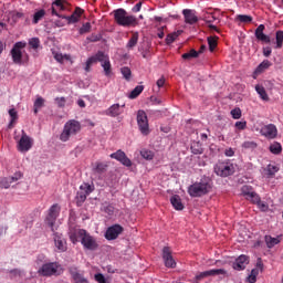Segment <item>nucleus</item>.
I'll use <instances>...</instances> for the list:
<instances>
[{"label": "nucleus", "instance_id": "obj_1", "mask_svg": "<svg viewBox=\"0 0 283 283\" xmlns=\"http://www.w3.org/2000/svg\"><path fill=\"white\" fill-rule=\"evenodd\" d=\"M70 240L73 244L81 242L82 247L87 251H96L98 249V242H96V239L83 229H77L71 232Z\"/></svg>", "mask_w": 283, "mask_h": 283}, {"label": "nucleus", "instance_id": "obj_2", "mask_svg": "<svg viewBox=\"0 0 283 283\" xmlns=\"http://www.w3.org/2000/svg\"><path fill=\"white\" fill-rule=\"evenodd\" d=\"M213 189V184L209 177H203L200 181H196L190 187H188V193L191 198H202V196H207V193H211Z\"/></svg>", "mask_w": 283, "mask_h": 283}, {"label": "nucleus", "instance_id": "obj_3", "mask_svg": "<svg viewBox=\"0 0 283 283\" xmlns=\"http://www.w3.org/2000/svg\"><path fill=\"white\" fill-rule=\"evenodd\" d=\"M78 132H81V123H78L76 119H70L63 127L60 135V140H62V143H67V140H70V138L73 136H76Z\"/></svg>", "mask_w": 283, "mask_h": 283}, {"label": "nucleus", "instance_id": "obj_4", "mask_svg": "<svg viewBox=\"0 0 283 283\" xmlns=\"http://www.w3.org/2000/svg\"><path fill=\"white\" fill-rule=\"evenodd\" d=\"M61 273H63V266L59 262L44 263L38 270V274L42 277H52V275H61Z\"/></svg>", "mask_w": 283, "mask_h": 283}, {"label": "nucleus", "instance_id": "obj_5", "mask_svg": "<svg viewBox=\"0 0 283 283\" xmlns=\"http://www.w3.org/2000/svg\"><path fill=\"white\" fill-rule=\"evenodd\" d=\"M25 42H17L11 50L12 61L17 65H23V63L28 61V55H25Z\"/></svg>", "mask_w": 283, "mask_h": 283}, {"label": "nucleus", "instance_id": "obj_6", "mask_svg": "<svg viewBox=\"0 0 283 283\" xmlns=\"http://www.w3.org/2000/svg\"><path fill=\"white\" fill-rule=\"evenodd\" d=\"M14 140H17V149L20 151V154H28V151L34 147V139L28 136L25 130H22L20 139L15 136Z\"/></svg>", "mask_w": 283, "mask_h": 283}, {"label": "nucleus", "instance_id": "obj_7", "mask_svg": "<svg viewBox=\"0 0 283 283\" xmlns=\"http://www.w3.org/2000/svg\"><path fill=\"white\" fill-rule=\"evenodd\" d=\"M115 21L118 25H123L124 28H129V25H135L136 17L128 15L127 11L124 9H117L114 11Z\"/></svg>", "mask_w": 283, "mask_h": 283}, {"label": "nucleus", "instance_id": "obj_8", "mask_svg": "<svg viewBox=\"0 0 283 283\" xmlns=\"http://www.w3.org/2000/svg\"><path fill=\"white\" fill-rule=\"evenodd\" d=\"M233 171H235V168L231 161H219L214 166V174H217V176H221V178L231 176Z\"/></svg>", "mask_w": 283, "mask_h": 283}, {"label": "nucleus", "instance_id": "obj_9", "mask_svg": "<svg viewBox=\"0 0 283 283\" xmlns=\"http://www.w3.org/2000/svg\"><path fill=\"white\" fill-rule=\"evenodd\" d=\"M137 125L143 136H149L151 130L149 129V119L147 118V113H145V111L137 112Z\"/></svg>", "mask_w": 283, "mask_h": 283}, {"label": "nucleus", "instance_id": "obj_10", "mask_svg": "<svg viewBox=\"0 0 283 283\" xmlns=\"http://www.w3.org/2000/svg\"><path fill=\"white\" fill-rule=\"evenodd\" d=\"M59 213H61V206H59L57 203L51 206L45 218V223L52 229V231H54V222H56Z\"/></svg>", "mask_w": 283, "mask_h": 283}, {"label": "nucleus", "instance_id": "obj_11", "mask_svg": "<svg viewBox=\"0 0 283 283\" xmlns=\"http://www.w3.org/2000/svg\"><path fill=\"white\" fill-rule=\"evenodd\" d=\"M261 136H264V138H269L270 140H273L277 138V126L275 124H268L264 125L260 130Z\"/></svg>", "mask_w": 283, "mask_h": 283}, {"label": "nucleus", "instance_id": "obj_12", "mask_svg": "<svg viewBox=\"0 0 283 283\" xmlns=\"http://www.w3.org/2000/svg\"><path fill=\"white\" fill-rule=\"evenodd\" d=\"M98 62L104 70L105 76H112V62H109V55L98 52Z\"/></svg>", "mask_w": 283, "mask_h": 283}, {"label": "nucleus", "instance_id": "obj_13", "mask_svg": "<svg viewBox=\"0 0 283 283\" xmlns=\"http://www.w3.org/2000/svg\"><path fill=\"white\" fill-rule=\"evenodd\" d=\"M22 177L23 175L20 171H18L11 177H4L0 179V189H10L12 182L21 180Z\"/></svg>", "mask_w": 283, "mask_h": 283}, {"label": "nucleus", "instance_id": "obj_14", "mask_svg": "<svg viewBox=\"0 0 283 283\" xmlns=\"http://www.w3.org/2000/svg\"><path fill=\"white\" fill-rule=\"evenodd\" d=\"M111 158L117 160L120 165H124V167H132V159L120 149L111 154Z\"/></svg>", "mask_w": 283, "mask_h": 283}, {"label": "nucleus", "instance_id": "obj_15", "mask_svg": "<svg viewBox=\"0 0 283 283\" xmlns=\"http://www.w3.org/2000/svg\"><path fill=\"white\" fill-rule=\"evenodd\" d=\"M163 260L167 269H176V260H174V256L171 255V249H169V247H165L163 249Z\"/></svg>", "mask_w": 283, "mask_h": 283}, {"label": "nucleus", "instance_id": "obj_16", "mask_svg": "<svg viewBox=\"0 0 283 283\" xmlns=\"http://www.w3.org/2000/svg\"><path fill=\"white\" fill-rule=\"evenodd\" d=\"M279 171L280 166H277L275 163H271L261 169L263 178H273V176H275Z\"/></svg>", "mask_w": 283, "mask_h": 283}, {"label": "nucleus", "instance_id": "obj_17", "mask_svg": "<svg viewBox=\"0 0 283 283\" xmlns=\"http://www.w3.org/2000/svg\"><path fill=\"white\" fill-rule=\"evenodd\" d=\"M123 233V227L119 224H115L113 227H109L105 232L106 240H116L118 235Z\"/></svg>", "mask_w": 283, "mask_h": 283}, {"label": "nucleus", "instance_id": "obj_18", "mask_svg": "<svg viewBox=\"0 0 283 283\" xmlns=\"http://www.w3.org/2000/svg\"><path fill=\"white\" fill-rule=\"evenodd\" d=\"M53 240L57 251H60L61 253L67 251V241H65V238H63V234L54 233Z\"/></svg>", "mask_w": 283, "mask_h": 283}, {"label": "nucleus", "instance_id": "obj_19", "mask_svg": "<svg viewBox=\"0 0 283 283\" xmlns=\"http://www.w3.org/2000/svg\"><path fill=\"white\" fill-rule=\"evenodd\" d=\"M67 6V2L64 0H55L52 2L51 10L52 14L55 17H59L60 19L63 18V15L59 14V12H63Z\"/></svg>", "mask_w": 283, "mask_h": 283}, {"label": "nucleus", "instance_id": "obj_20", "mask_svg": "<svg viewBox=\"0 0 283 283\" xmlns=\"http://www.w3.org/2000/svg\"><path fill=\"white\" fill-rule=\"evenodd\" d=\"M203 21H206L208 28H210V30H214V32H218V23H220V20L218 19V17H216V14L213 13H206L203 15Z\"/></svg>", "mask_w": 283, "mask_h": 283}, {"label": "nucleus", "instance_id": "obj_21", "mask_svg": "<svg viewBox=\"0 0 283 283\" xmlns=\"http://www.w3.org/2000/svg\"><path fill=\"white\" fill-rule=\"evenodd\" d=\"M214 275H227V270L224 269L208 270L197 275V280H202V277H211Z\"/></svg>", "mask_w": 283, "mask_h": 283}, {"label": "nucleus", "instance_id": "obj_22", "mask_svg": "<svg viewBox=\"0 0 283 283\" xmlns=\"http://www.w3.org/2000/svg\"><path fill=\"white\" fill-rule=\"evenodd\" d=\"M125 109V104L120 106V104H113L107 111V116H112L113 118H116V116H120Z\"/></svg>", "mask_w": 283, "mask_h": 283}, {"label": "nucleus", "instance_id": "obj_23", "mask_svg": "<svg viewBox=\"0 0 283 283\" xmlns=\"http://www.w3.org/2000/svg\"><path fill=\"white\" fill-rule=\"evenodd\" d=\"M247 264H249V256L242 254L233 263V269L234 271H243L247 269Z\"/></svg>", "mask_w": 283, "mask_h": 283}, {"label": "nucleus", "instance_id": "obj_24", "mask_svg": "<svg viewBox=\"0 0 283 283\" xmlns=\"http://www.w3.org/2000/svg\"><path fill=\"white\" fill-rule=\"evenodd\" d=\"M241 192L247 200H250V202H253V200H258V193L253 191V188H251L250 186H243L241 188Z\"/></svg>", "mask_w": 283, "mask_h": 283}, {"label": "nucleus", "instance_id": "obj_25", "mask_svg": "<svg viewBox=\"0 0 283 283\" xmlns=\"http://www.w3.org/2000/svg\"><path fill=\"white\" fill-rule=\"evenodd\" d=\"M255 36L258 41H262V43H271V38L264 34V24H260L255 30Z\"/></svg>", "mask_w": 283, "mask_h": 283}, {"label": "nucleus", "instance_id": "obj_26", "mask_svg": "<svg viewBox=\"0 0 283 283\" xmlns=\"http://www.w3.org/2000/svg\"><path fill=\"white\" fill-rule=\"evenodd\" d=\"M54 103L57 107H72V105L74 104V101L72 99V97H55L54 98Z\"/></svg>", "mask_w": 283, "mask_h": 283}, {"label": "nucleus", "instance_id": "obj_27", "mask_svg": "<svg viewBox=\"0 0 283 283\" xmlns=\"http://www.w3.org/2000/svg\"><path fill=\"white\" fill-rule=\"evenodd\" d=\"M182 14L185 17L186 23H190V25H192V23L198 22V17L196 15V12L193 10L185 9L182 11Z\"/></svg>", "mask_w": 283, "mask_h": 283}, {"label": "nucleus", "instance_id": "obj_28", "mask_svg": "<svg viewBox=\"0 0 283 283\" xmlns=\"http://www.w3.org/2000/svg\"><path fill=\"white\" fill-rule=\"evenodd\" d=\"M53 56L55 59V61H57V63H74V60H72V55L70 54H63L60 52H54L53 51Z\"/></svg>", "mask_w": 283, "mask_h": 283}, {"label": "nucleus", "instance_id": "obj_29", "mask_svg": "<svg viewBox=\"0 0 283 283\" xmlns=\"http://www.w3.org/2000/svg\"><path fill=\"white\" fill-rule=\"evenodd\" d=\"M260 271H262V263L258 262L256 268H254L250 275L248 276V282L249 283H255L258 282V275H260Z\"/></svg>", "mask_w": 283, "mask_h": 283}, {"label": "nucleus", "instance_id": "obj_30", "mask_svg": "<svg viewBox=\"0 0 283 283\" xmlns=\"http://www.w3.org/2000/svg\"><path fill=\"white\" fill-rule=\"evenodd\" d=\"M170 202L176 211H182V209H185V205H182V199H180V196L178 195L172 196L170 198Z\"/></svg>", "mask_w": 283, "mask_h": 283}, {"label": "nucleus", "instance_id": "obj_31", "mask_svg": "<svg viewBox=\"0 0 283 283\" xmlns=\"http://www.w3.org/2000/svg\"><path fill=\"white\" fill-rule=\"evenodd\" d=\"M81 14H83V10L81 8L75 9L74 13L70 17H62V19H66L69 23H76L81 19Z\"/></svg>", "mask_w": 283, "mask_h": 283}, {"label": "nucleus", "instance_id": "obj_32", "mask_svg": "<svg viewBox=\"0 0 283 283\" xmlns=\"http://www.w3.org/2000/svg\"><path fill=\"white\" fill-rule=\"evenodd\" d=\"M269 149L274 156H280L282 154V144L280 142H273L270 144Z\"/></svg>", "mask_w": 283, "mask_h": 283}, {"label": "nucleus", "instance_id": "obj_33", "mask_svg": "<svg viewBox=\"0 0 283 283\" xmlns=\"http://www.w3.org/2000/svg\"><path fill=\"white\" fill-rule=\"evenodd\" d=\"M9 116L11 118L9 122V129H12V127H14V124L19 119V113L17 112V109L11 108L9 109Z\"/></svg>", "mask_w": 283, "mask_h": 283}, {"label": "nucleus", "instance_id": "obj_34", "mask_svg": "<svg viewBox=\"0 0 283 283\" xmlns=\"http://www.w3.org/2000/svg\"><path fill=\"white\" fill-rule=\"evenodd\" d=\"M72 279L75 283H90L83 274L78 273L77 271H71Z\"/></svg>", "mask_w": 283, "mask_h": 283}, {"label": "nucleus", "instance_id": "obj_35", "mask_svg": "<svg viewBox=\"0 0 283 283\" xmlns=\"http://www.w3.org/2000/svg\"><path fill=\"white\" fill-rule=\"evenodd\" d=\"M43 17H45V10L44 9L35 10V12L33 13L32 23L34 25H36V23H39V21H42Z\"/></svg>", "mask_w": 283, "mask_h": 283}, {"label": "nucleus", "instance_id": "obj_36", "mask_svg": "<svg viewBox=\"0 0 283 283\" xmlns=\"http://www.w3.org/2000/svg\"><path fill=\"white\" fill-rule=\"evenodd\" d=\"M140 156L142 158H144V160H154V157L156 156V154L154 153V150L143 148L140 150Z\"/></svg>", "mask_w": 283, "mask_h": 283}, {"label": "nucleus", "instance_id": "obj_37", "mask_svg": "<svg viewBox=\"0 0 283 283\" xmlns=\"http://www.w3.org/2000/svg\"><path fill=\"white\" fill-rule=\"evenodd\" d=\"M255 92L256 94H259L262 101H269V94H266V90L264 88V86L258 84L255 86Z\"/></svg>", "mask_w": 283, "mask_h": 283}, {"label": "nucleus", "instance_id": "obj_38", "mask_svg": "<svg viewBox=\"0 0 283 283\" xmlns=\"http://www.w3.org/2000/svg\"><path fill=\"white\" fill-rule=\"evenodd\" d=\"M252 203L258 206L260 211H269V205L260 199V195H258V200H252Z\"/></svg>", "mask_w": 283, "mask_h": 283}, {"label": "nucleus", "instance_id": "obj_39", "mask_svg": "<svg viewBox=\"0 0 283 283\" xmlns=\"http://www.w3.org/2000/svg\"><path fill=\"white\" fill-rule=\"evenodd\" d=\"M94 63H98V52L96 53V55L91 56L87 59L86 61V65H85V72H90L91 67L94 65Z\"/></svg>", "mask_w": 283, "mask_h": 283}, {"label": "nucleus", "instance_id": "obj_40", "mask_svg": "<svg viewBox=\"0 0 283 283\" xmlns=\"http://www.w3.org/2000/svg\"><path fill=\"white\" fill-rule=\"evenodd\" d=\"M271 67V62L269 60L263 61L255 70V74H262L265 70Z\"/></svg>", "mask_w": 283, "mask_h": 283}, {"label": "nucleus", "instance_id": "obj_41", "mask_svg": "<svg viewBox=\"0 0 283 283\" xmlns=\"http://www.w3.org/2000/svg\"><path fill=\"white\" fill-rule=\"evenodd\" d=\"M234 21L237 23H251V21H253V18H251V15H247V14H239L235 17Z\"/></svg>", "mask_w": 283, "mask_h": 283}, {"label": "nucleus", "instance_id": "obj_42", "mask_svg": "<svg viewBox=\"0 0 283 283\" xmlns=\"http://www.w3.org/2000/svg\"><path fill=\"white\" fill-rule=\"evenodd\" d=\"M265 242L269 249H273L275 244H280V238H273L271 235L265 237Z\"/></svg>", "mask_w": 283, "mask_h": 283}, {"label": "nucleus", "instance_id": "obj_43", "mask_svg": "<svg viewBox=\"0 0 283 283\" xmlns=\"http://www.w3.org/2000/svg\"><path fill=\"white\" fill-rule=\"evenodd\" d=\"M80 191L90 196V193H92V191H94V185L84 182L80 186Z\"/></svg>", "mask_w": 283, "mask_h": 283}, {"label": "nucleus", "instance_id": "obj_44", "mask_svg": "<svg viewBox=\"0 0 283 283\" xmlns=\"http://www.w3.org/2000/svg\"><path fill=\"white\" fill-rule=\"evenodd\" d=\"M45 105V99L41 96L36 97L34 102V114H39V109Z\"/></svg>", "mask_w": 283, "mask_h": 283}, {"label": "nucleus", "instance_id": "obj_45", "mask_svg": "<svg viewBox=\"0 0 283 283\" xmlns=\"http://www.w3.org/2000/svg\"><path fill=\"white\" fill-rule=\"evenodd\" d=\"M143 90H145L143 86H136L128 95V98H138L143 94Z\"/></svg>", "mask_w": 283, "mask_h": 283}, {"label": "nucleus", "instance_id": "obj_46", "mask_svg": "<svg viewBox=\"0 0 283 283\" xmlns=\"http://www.w3.org/2000/svg\"><path fill=\"white\" fill-rule=\"evenodd\" d=\"M208 45H209L210 52H213L218 45V36H209Z\"/></svg>", "mask_w": 283, "mask_h": 283}, {"label": "nucleus", "instance_id": "obj_47", "mask_svg": "<svg viewBox=\"0 0 283 283\" xmlns=\"http://www.w3.org/2000/svg\"><path fill=\"white\" fill-rule=\"evenodd\" d=\"M178 36H180V32H174L167 35L166 38V43L168 45H170V43H174V41H176L178 39Z\"/></svg>", "mask_w": 283, "mask_h": 283}, {"label": "nucleus", "instance_id": "obj_48", "mask_svg": "<svg viewBox=\"0 0 283 283\" xmlns=\"http://www.w3.org/2000/svg\"><path fill=\"white\" fill-rule=\"evenodd\" d=\"M138 43V33H134L130 40L127 43V48L130 50L132 48H136Z\"/></svg>", "mask_w": 283, "mask_h": 283}, {"label": "nucleus", "instance_id": "obj_49", "mask_svg": "<svg viewBox=\"0 0 283 283\" xmlns=\"http://www.w3.org/2000/svg\"><path fill=\"white\" fill-rule=\"evenodd\" d=\"M282 45H283V31H277L276 32V45H275V48L277 50H280V48H282Z\"/></svg>", "mask_w": 283, "mask_h": 283}, {"label": "nucleus", "instance_id": "obj_50", "mask_svg": "<svg viewBox=\"0 0 283 283\" xmlns=\"http://www.w3.org/2000/svg\"><path fill=\"white\" fill-rule=\"evenodd\" d=\"M120 72L124 78H126V81H129V78H132V70L129 67L124 66L120 69Z\"/></svg>", "mask_w": 283, "mask_h": 283}, {"label": "nucleus", "instance_id": "obj_51", "mask_svg": "<svg viewBox=\"0 0 283 283\" xmlns=\"http://www.w3.org/2000/svg\"><path fill=\"white\" fill-rule=\"evenodd\" d=\"M231 116H232V118H234V120L242 118V109H240V108L232 109Z\"/></svg>", "mask_w": 283, "mask_h": 283}, {"label": "nucleus", "instance_id": "obj_52", "mask_svg": "<svg viewBox=\"0 0 283 283\" xmlns=\"http://www.w3.org/2000/svg\"><path fill=\"white\" fill-rule=\"evenodd\" d=\"M105 169H107V164H103V163H97L94 170L97 174H103V171H105Z\"/></svg>", "mask_w": 283, "mask_h": 283}, {"label": "nucleus", "instance_id": "obj_53", "mask_svg": "<svg viewBox=\"0 0 283 283\" xmlns=\"http://www.w3.org/2000/svg\"><path fill=\"white\" fill-rule=\"evenodd\" d=\"M29 45L33 48V50H38L39 45H41V41H39V38H32L29 40Z\"/></svg>", "mask_w": 283, "mask_h": 283}, {"label": "nucleus", "instance_id": "obj_54", "mask_svg": "<svg viewBox=\"0 0 283 283\" xmlns=\"http://www.w3.org/2000/svg\"><path fill=\"white\" fill-rule=\"evenodd\" d=\"M196 57H198V52L196 50H191L190 52L185 53L182 55V59H185V60L196 59Z\"/></svg>", "mask_w": 283, "mask_h": 283}, {"label": "nucleus", "instance_id": "obj_55", "mask_svg": "<svg viewBox=\"0 0 283 283\" xmlns=\"http://www.w3.org/2000/svg\"><path fill=\"white\" fill-rule=\"evenodd\" d=\"M94 280L97 283H107V279L105 277V275H103V273H97L94 275Z\"/></svg>", "mask_w": 283, "mask_h": 283}, {"label": "nucleus", "instance_id": "obj_56", "mask_svg": "<svg viewBox=\"0 0 283 283\" xmlns=\"http://www.w3.org/2000/svg\"><path fill=\"white\" fill-rule=\"evenodd\" d=\"M242 147L244 149H255V147H258V145L255 144V142H245L242 144Z\"/></svg>", "mask_w": 283, "mask_h": 283}, {"label": "nucleus", "instance_id": "obj_57", "mask_svg": "<svg viewBox=\"0 0 283 283\" xmlns=\"http://www.w3.org/2000/svg\"><path fill=\"white\" fill-rule=\"evenodd\" d=\"M234 127L239 130L247 129V120L235 122Z\"/></svg>", "mask_w": 283, "mask_h": 283}, {"label": "nucleus", "instance_id": "obj_58", "mask_svg": "<svg viewBox=\"0 0 283 283\" xmlns=\"http://www.w3.org/2000/svg\"><path fill=\"white\" fill-rule=\"evenodd\" d=\"M92 25L90 24V22H86L85 24L82 25V28L80 29V33L81 34H85L87 32H90Z\"/></svg>", "mask_w": 283, "mask_h": 283}, {"label": "nucleus", "instance_id": "obj_59", "mask_svg": "<svg viewBox=\"0 0 283 283\" xmlns=\"http://www.w3.org/2000/svg\"><path fill=\"white\" fill-rule=\"evenodd\" d=\"M87 196H88L87 193L80 190L77 192V200H80V202H85V200L87 199Z\"/></svg>", "mask_w": 283, "mask_h": 283}, {"label": "nucleus", "instance_id": "obj_60", "mask_svg": "<svg viewBox=\"0 0 283 283\" xmlns=\"http://www.w3.org/2000/svg\"><path fill=\"white\" fill-rule=\"evenodd\" d=\"M224 154L228 158H231V157L235 156V150H233V148H228L224 150Z\"/></svg>", "mask_w": 283, "mask_h": 283}, {"label": "nucleus", "instance_id": "obj_61", "mask_svg": "<svg viewBox=\"0 0 283 283\" xmlns=\"http://www.w3.org/2000/svg\"><path fill=\"white\" fill-rule=\"evenodd\" d=\"M156 85L158 88L165 87V77L161 76L159 80H157Z\"/></svg>", "mask_w": 283, "mask_h": 283}, {"label": "nucleus", "instance_id": "obj_62", "mask_svg": "<svg viewBox=\"0 0 283 283\" xmlns=\"http://www.w3.org/2000/svg\"><path fill=\"white\" fill-rule=\"evenodd\" d=\"M140 8H143V3L138 2L134 8H133V12H140Z\"/></svg>", "mask_w": 283, "mask_h": 283}, {"label": "nucleus", "instance_id": "obj_63", "mask_svg": "<svg viewBox=\"0 0 283 283\" xmlns=\"http://www.w3.org/2000/svg\"><path fill=\"white\" fill-rule=\"evenodd\" d=\"M271 48H269V46H266V48H263V54L265 55V56H271Z\"/></svg>", "mask_w": 283, "mask_h": 283}, {"label": "nucleus", "instance_id": "obj_64", "mask_svg": "<svg viewBox=\"0 0 283 283\" xmlns=\"http://www.w3.org/2000/svg\"><path fill=\"white\" fill-rule=\"evenodd\" d=\"M77 105H78V107H85V101L78 99Z\"/></svg>", "mask_w": 283, "mask_h": 283}]
</instances>
